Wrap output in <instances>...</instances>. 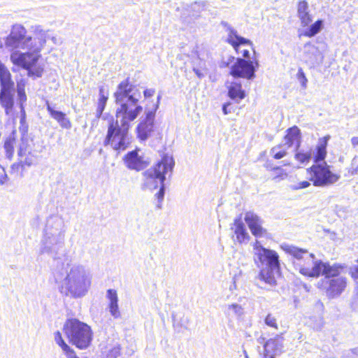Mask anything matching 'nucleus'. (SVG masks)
<instances>
[{
  "mask_svg": "<svg viewBox=\"0 0 358 358\" xmlns=\"http://www.w3.org/2000/svg\"><path fill=\"white\" fill-rule=\"evenodd\" d=\"M324 22L322 20H318L306 29L303 30L299 36H304L309 38L313 37L316 34H317L323 28Z\"/></svg>",
  "mask_w": 358,
  "mask_h": 358,
  "instance_id": "32",
  "label": "nucleus"
},
{
  "mask_svg": "<svg viewBox=\"0 0 358 358\" xmlns=\"http://www.w3.org/2000/svg\"><path fill=\"white\" fill-rule=\"evenodd\" d=\"M60 292L67 296L81 298L91 286V278L85 268L80 264H66L62 270L55 273Z\"/></svg>",
  "mask_w": 358,
  "mask_h": 358,
  "instance_id": "3",
  "label": "nucleus"
},
{
  "mask_svg": "<svg viewBox=\"0 0 358 358\" xmlns=\"http://www.w3.org/2000/svg\"><path fill=\"white\" fill-rule=\"evenodd\" d=\"M297 15L300 20L302 27H308L313 21L311 15L310 14L308 4L306 1H301L297 6Z\"/></svg>",
  "mask_w": 358,
  "mask_h": 358,
  "instance_id": "24",
  "label": "nucleus"
},
{
  "mask_svg": "<svg viewBox=\"0 0 358 358\" xmlns=\"http://www.w3.org/2000/svg\"><path fill=\"white\" fill-rule=\"evenodd\" d=\"M46 104L47 110L50 116L59 123L61 127L66 129L71 128V122L64 113L55 110L48 101H47Z\"/></svg>",
  "mask_w": 358,
  "mask_h": 358,
  "instance_id": "23",
  "label": "nucleus"
},
{
  "mask_svg": "<svg viewBox=\"0 0 358 358\" xmlns=\"http://www.w3.org/2000/svg\"><path fill=\"white\" fill-rule=\"evenodd\" d=\"M114 97L117 105L116 120L120 123L129 124L142 113L143 107L139 103L141 92L129 84L128 79L118 85Z\"/></svg>",
  "mask_w": 358,
  "mask_h": 358,
  "instance_id": "4",
  "label": "nucleus"
},
{
  "mask_svg": "<svg viewBox=\"0 0 358 358\" xmlns=\"http://www.w3.org/2000/svg\"><path fill=\"white\" fill-rule=\"evenodd\" d=\"M282 143L287 148H290L294 145L295 148L298 150L301 145L300 129L296 126L288 129Z\"/></svg>",
  "mask_w": 358,
  "mask_h": 358,
  "instance_id": "20",
  "label": "nucleus"
},
{
  "mask_svg": "<svg viewBox=\"0 0 358 358\" xmlns=\"http://www.w3.org/2000/svg\"><path fill=\"white\" fill-rule=\"evenodd\" d=\"M254 261L257 267H280L279 256L273 250L263 247L257 240L252 244Z\"/></svg>",
  "mask_w": 358,
  "mask_h": 358,
  "instance_id": "9",
  "label": "nucleus"
},
{
  "mask_svg": "<svg viewBox=\"0 0 358 358\" xmlns=\"http://www.w3.org/2000/svg\"><path fill=\"white\" fill-rule=\"evenodd\" d=\"M310 182L308 181H302L297 185H293L292 188L293 189H303L306 188L310 186Z\"/></svg>",
  "mask_w": 358,
  "mask_h": 358,
  "instance_id": "44",
  "label": "nucleus"
},
{
  "mask_svg": "<svg viewBox=\"0 0 358 358\" xmlns=\"http://www.w3.org/2000/svg\"><path fill=\"white\" fill-rule=\"evenodd\" d=\"M15 138L10 137L7 138L4 143V149L6 151V156L8 159H11L14 154V144Z\"/></svg>",
  "mask_w": 358,
  "mask_h": 358,
  "instance_id": "36",
  "label": "nucleus"
},
{
  "mask_svg": "<svg viewBox=\"0 0 358 358\" xmlns=\"http://www.w3.org/2000/svg\"><path fill=\"white\" fill-rule=\"evenodd\" d=\"M352 307L355 310L358 311V292H357L356 296L353 298Z\"/></svg>",
  "mask_w": 358,
  "mask_h": 358,
  "instance_id": "49",
  "label": "nucleus"
},
{
  "mask_svg": "<svg viewBox=\"0 0 358 358\" xmlns=\"http://www.w3.org/2000/svg\"><path fill=\"white\" fill-rule=\"evenodd\" d=\"M294 157L301 164H306L312 158L311 150L306 151L304 150H299V148L298 150L296 149Z\"/></svg>",
  "mask_w": 358,
  "mask_h": 358,
  "instance_id": "34",
  "label": "nucleus"
},
{
  "mask_svg": "<svg viewBox=\"0 0 358 358\" xmlns=\"http://www.w3.org/2000/svg\"><path fill=\"white\" fill-rule=\"evenodd\" d=\"M99 98L97 102V108L96 110V117L97 118H100L106 105L107 101L108 99V91L104 88V87L101 86L99 90Z\"/></svg>",
  "mask_w": 358,
  "mask_h": 358,
  "instance_id": "28",
  "label": "nucleus"
},
{
  "mask_svg": "<svg viewBox=\"0 0 358 358\" xmlns=\"http://www.w3.org/2000/svg\"><path fill=\"white\" fill-rule=\"evenodd\" d=\"M106 298L109 301L108 309L110 315L115 319L120 318L121 313L118 306V296L117 291L113 289H108L106 292Z\"/></svg>",
  "mask_w": 358,
  "mask_h": 358,
  "instance_id": "22",
  "label": "nucleus"
},
{
  "mask_svg": "<svg viewBox=\"0 0 358 358\" xmlns=\"http://www.w3.org/2000/svg\"><path fill=\"white\" fill-rule=\"evenodd\" d=\"M120 354V345H115L111 350H109L106 355V358H117Z\"/></svg>",
  "mask_w": 358,
  "mask_h": 358,
  "instance_id": "40",
  "label": "nucleus"
},
{
  "mask_svg": "<svg viewBox=\"0 0 358 358\" xmlns=\"http://www.w3.org/2000/svg\"><path fill=\"white\" fill-rule=\"evenodd\" d=\"M288 148L284 144L279 145L273 148L271 150V153L273 157L276 159H280L284 157L287 155V149Z\"/></svg>",
  "mask_w": 358,
  "mask_h": 358,
  "instance_id": "35",
  "label": "nucleus"
},
{
  "mask_svg": "<svg viewBox=\"0 0 358 358\" xmlns=\"http://www.w3.org/2000/svg\"><path fill=\"white\" fill-rule=\"evenodd\" d=\"M224 308V315L229 320L234 318L241 319L244 315V308L238 303L227 304Z\"/></svg>",
  "mask_w": 358,
  "mask_h": 358,
  "instance_id": "25",
  "label": "nucleus"
},
{
  "mask_svg": "<svg viewBox=\"0 0 358 358\" xmlns=\"http://www.w3.org/2000/svg\"><path fill=\"white\" fill-rule=\"evenodd\" d=\"M264 358H275L273 355H264Z\"/></svg>",
  "mask_w": 358,
  "mask_h": 358,
  "instance_id": "53",
  "label": "nucleus"
},
{
  "mask_svg": "<svg viewBox=\"0 0 358 358\" xmlns=\"http://www.w3.org/2000/svg\"><path fill=\"white\" fill-rule=\"evenodd\" d=\"M0 183H1V184H3V179H1V180H0Z\"/></svg>",
  "mask_w": 358,
  "mask_h": 358,
  "instance_id": "54",
  "label": "nucleus"
},
{
  "mask_svg": "<svg viewBox=\"0 0 358 358\" xmlns=\"http://www.w3.org/2000/svg\"><path fill=\"white\" fill-rule=\"evenodd\" d=\"M330 136H326L322 138L319 139L316 150L317 153L315 157V164L322 163L324 162L326 155H327V146L328 141L329 140Z\"/></svg>",
  "mask_w": 358,
  "mask_h": 358,
  "instance_id": "27",
  "label": "nucleus"
},
{
  "mask_svg": "<svg viewBox=\"0 0 358 358\" xmlns=\"http://www.w3.org/2000/svg\"><path fill=\"white\" fill-rule=\"evenodd\" d=\"M304 59L309 65L315 66L323 62V55L320 50L310 43L304 45Z\"/></svg>",
  "mask_w": 358,
  "mask_h": 358,
  "instance_id": "15",
  "label": "nucleus"
},
{
  "mask_svg": "<svg viewBox=\"0 0 358 358\" xmlns=\"http://www.w3.org/2000/svg\"><path fill=\"white\" fill-rule=\"evenodd\" d=\"M193 71L199 78L201 79L204 78L208 73L206 62L199 58H197L194 61Z\"/></svg>",
  "mask_w": 358,
  "mask_h": 358,
  "instance_id": "33",
  "label": "nucleus"
},
{
  "mask_svg": "<svg viewBox=\"0 0 358 358\" xmlns=\"http://www.w3.org/2000/svg\"><path fill=\"white\" fill-rule=\"evenodd\" d=\"M145 116L141 118V122L137 127L138 137L143 141L147 139L153 131L155 117L154 111L145 110Z\"/></svg>",
  "mask_w": 358,
  "mask_h": 358,
  "instance_id": "13",
  "label": "nucleus"
},
{
  "mask_svg": "<svg viewBox=\"0 0 358 358\" xmlns=\"http://www.w3.org/2000/svg\"><path fill=\"white\" fill-rule=\"evenodd\" d=\"M18 155L21 158L24 157V159H21L20 161L22 166L26 165L27 166H31V165L35 164L37 162V156L31 152L27 143L24 141H22L20 145Z\"/></svg>",
  "mask_w": 358,
  "mask_h": 358,
  "instance_id": "21",
  "label": "nucleus"
},
{
  "mask_svg": "<svg viewBox=\"0 0 358 358\" xmlns=\"http://www.w3.org/2000/svg\"><path fill=\"white\" fill-rule=\"evenodd\" d=\"M329 358H335V357H329Z\"/></svg>",
  "mask_w": 358,
  "mask_h": 358,
  "instance_id": "55",
  "label": "nucleus"
},
{
  "mask_svg": "<svg viewBox=\"0 0 358 358\" xmlns=\"http://www.w3.org/2000/svg\"><path fill=\"white\" fill-rule=\"evenodd\" d=\"M31 35H27V29L21 24L13 26L10 34L6 40V45L12 49H22L27 52H14L10 55L13 64L28 70L29 76L41 77L43 69L37 66L36 63L41 57L40 52L45 47L48 31L39 25L31 27Z\"/></svg>",
  "mask_w": 358,
  "mask_h": 358,
  "instance_id": "2",
  "label": "nucleus"
},
{
  "mask_svg": "<svg viewBox=\"0 0 358 358\" xmlns=\"http://www.w3.org/2000/svg\"><path fill=\"white\" fill-rule=\"evenodd\" d=\"M229 105V103H226V104H224L223 106H222V110H223V113L224 115H227L228 114V111H227V106Z\"/></svg>",
  "mask_w": 358,
  "mask_h": 358,
  "instance_id": "52",
  "label": "nucleus"
},
{
  "mask_svg": "<svg viewBox=\"0 0 358 358\" xmlns=\"http://www.w3.org/2000/svg\"><path fill=\"white\" fill-rule=\"evenodd\" d=\"M296 77L299 81L300 82L301 86L303 88H306L308 79L306 78V75L301 68L299 69Z\"/></svg>",
  "mask_w": 358,
  "mask_h": 358,
  "instance_id": "39",
  "label": "nucleus"
},
{
  "mask_svg": "<svg viewBox=\"0 0 358 358\" xmlns=\"http://www.w3.org/2000/svg\"><path fill=\"white\" fill-rule=\"evenodd\" d=\"M63 332L69 341L80 349L87 348L92 340L90 327L75 318L69 319L65 322Z\"/></svg>",
  "mask_w": 358,
  "mask_h": 358,
  "instance_id": "6",
  "label": "nucleus"
},
{
  "mask_svg": "<svg viewBox=\"0 0 358 358\" xmlns=\"http://www.w3.org/2000/svg\"><path fill=\"white\" fill-rule=\"evenodd\" d=\"M143 176V179L141 185L143 189L154 190L164 183V180L158 176L155 171H153L151 168L144 171Z\"/></svg>",
  "mask_w": 358,
  "mask_h": 358,
  "instance_id": "14",
  "label": "nucleus"
},
{
  "mask_svg": "<svg viewBox=\"0 0 358 358\" xmlns=\"http://www.w3.org/2000/svg\"><path fill=\"white\" fill-rule=\"evenodd\" d=\"M273 171L274 172V176H273V180H284L287 178V174L285 171L280 168V167H274L273 169Z\"/></svg>",
  "mask_w": 358,
  "mask_h": 358,
  "instance_id": "37",
  "label": "nucleus"
},
{
  "mask_svg": "<svg viewBox=\"0 0 358 358\" xmlns=\"http://www.w3.org/2000/svg\"><path fill=\"white\" fill-rule=\"evenodd\" d=\"M307 172L309 180L318 187L333 185L341 178L340 175L331 171L330 166L325 162L313 165Z\"/></svg>",
  "mask_w": 358,
  "mask_h": 358,
  "instance_id": "8",
  "label": "nucleus"
},
{
  "mask_svg": "<svg viewBox=\"0 0 358 358\" xmlns=\"http://www.w3.org/2000/svg\"><path fill=\"white\" fill-rule=\"evenodd\" d=\"M351 143L353 145V147H356L358 145V137L354 136L351 138Z\"/></svg>",
  "mask_w": 358,
  "mask_h": 358,
  "instance_id": "51",
  "label": "nucleus"
},
{
  "mask_svg": "<svg viewBox=\"0 0 358 358\" xmlns=\"http://www.w3.org/2000/svg\"><path fill=\"white\" fill-rule=\"evenodd\" d=\"M244 220L252 234L256 237H261L266 232V230L262 227V220L253 212H247Z\"/></svg>",
  "mask_w": 358,
  "mask_h": 358,
  "instance_id": "16",
  "label": "nucleus"
},
{
  "mask_svg": "<svg viewBox=\"0 0 358 358\" xmlns=\"http://www.w3.org/2000/svg\"><path fill=\"white\" fill-rule=\"evenodd\" d=\"M280 248L288 255L294 269L303 275L310 278L324 275L318 282V287L326 290L329 297L338 296L343 292L346 287V280L344 277L339 276L341 269L340 266L330 265L317 259L314 254L304 248L286 243L282 244Z\"/></svg>",
  "mask_w": 358,
  "mask_h": 358,
  "instance_id": "1",
  "label": "nucleus"
},
{
  "mask_svg": "<svg viewBox=\"0 0 358 358\" xmlns=\"http://www.w3.org/2000/svg\"><path fill=\"white\" fill-rule=\"evenodd\" d=\"M265 324L272 328H274L275 329H278L277 320L274 315L272 314H268L264 320Z\"/></svg>",
  "mask_w": 358,
  "mask_h": 358,
  "instance_id": "38",
  "label": "nucleus"
},
{
  "mask_svg": "<svg viewBox=\"0 0 358 358\" xmlns=\"http://www.w3.org/2000/svg\"><path fill=\"white\" fill-rule=\"evenodd\" d=\"M124 162L129 169L136 171H141L145 169L148 164V162L144 160L142 157L139 156L138 152L136 150L127 154L124 157Z\"/></svg>",
  "mask_w": 358,
  "mask_h": 358,
  "instance_id": "17",
  "label": "nucleus"
},
{
  "mask_svg": "<svg viewBox=\"0 0 358 358\" xmlns=\"http://www.w3.org/2000/svg\"><path fill=\"white\" fill-rule=\"evenodd\" d=\"M260 269L258 278L265 284L273 287L276 285L275 275L279 273L280 267L275 269L271 267H258Z\"/></svg>",
  "mask_w": 358,
  "mask_h": 358,
  "instance_id": "18",
  "label": "nucleus"
},
{
  "mask_svg": "<svg viewBox=\"0 0 358 358\" xmlns=\"http://www.w3.org/2000/svg\"><path fill=\"white\" fill-rule=\"evenodd\" d=\"M234 59H235L234 57L229 56L226 59H223L222 60L220 66L222 68L229 66V65L233 63Z\"/></svg>",
  "mask_w": 358,
  "mask_h": 358,
  "instance_id": "43",
  "label": "nucleus"
},
{
  "mask_svg": "<svg viewBox=\"0 0 358 358\" xmlns=\"http://www.w3.org/2000/svg\"><path fill=\"white\" fill-rule=\"evenodd\" d=\"M234 233L236 240L240 243L248 241L249 238L248 233L246 231L244 224L240 220L234 221Z\"/></svg>",
  "mask_w": 358,
  "mask_h": 358,
  "instance_id": "30",
  "label": "nucleus"
},
{
  "mask_svg": "<svg viewBox=\"0 0 358 358\" xmlns=\"http://www.w3.org/2000/svg\"><path fill=\"white\" fill-rule=\"evenodd\" d=\"M1 91L12 90L14 83L10 79V73L2 64L0 65Z\"/></svg>",
  "mask_w": 358,
  "mask_h": 358,
  "instance_id": "26",
  "label": "nucleus"
},
{
  "mask_svg": "<svg viewBox=\"0 0 358 358\" xmlns=\"http://www.w3.org/2000/svg\"><path fill=\"white\" fill-rule=\"evenodd\" d=\"M48 31V34H49V36L50 37L47 38L48 39H51L52 41V42L55 43V44H57L59 43V40H57V38L54 36H51L50 31L48 30H47Z\"/></svg>",
  "mask_w": 358,
  "mask_h": 358,
  "instance_id": "50",
  "label": "nucleus"
},
{
  "mask_svg": "<svg viewBox=\"0 0 358 358\" xmlns=\"http://www.w3.org/2000/svg\"><path fill=\"white\" fill-rule=\"evenodd\" d=\"M12 90L1 91L0 101L1 106L5 108L6 115H9L13 106V99L11 94Z\"/></svg>",
  "mask_w": 358,
  "mask_h": 358,
  "instance_id": "31",
  "label": "nucleus"
},
{
  "mask_svg": "<svg viewBox=\"0 0 358 358\" xmlns=\"http://www.w3.org/2000/svg\"><path fill=\"white\" fill-rule=\"evenodd\" d=\"M17 93L20 97V101H24L27 99L26 94L23 88H22L19 84L17 85Z\"/></svg>",
  "mask_w": 358,
  "mask_h": 358,
  "instance_id": "46",
  "label": "nucleus"
},
{
  "mask_svg": "<svg viewBox=\"0 0 358 358\" xmlns=\"http://www.w3.org/2000/svg\"><path fill=\"white\" fill-rule=\"evenodd\" d=\"M228 94L229 96L234 100L240 101L244 99L245 92L242 90V85L241 83L232 82L228 87Z\"/></svg>",
  "mask_w": 358,
  "mask_h": 358,
  "instance_id": "29",
  "label": "nucleus"
},
{
  "mask_svg": "<svg viewBox=\"0 0 358 358\" xmlns=\"http://www.w3.org/2000/svg\"><path fill=\"white\" fill-rule=\"evenodd\" d=\"M65 229L62 218L50 217L43 231L40 243L39 252L46 254L53 259H57L64 246Z\"/></svg>",
  "mask_w": 358,
  "mask_h": 358,
  "instance_id": "5",
  "label": "nucleus"
},
{
  "mask_svg": "<svg viewBox=\"0 0 358 358\" xmlns=\"http://www.w3.org/2000/svg\"><path fill=\"white\" fill-rule=\"evenodd\" d=\"M350 172L352 175L358 173V156H355L352 160Z\"/></svg>",
  "mask_w": 358,
  "mask_h": 358,
  "instance_id": "41",
  "label": "nucleus"
},
{
  "mask_svg": "<svg viewBox=\"0 0 358 358\" xmlns=\"http://www.w3.org/2000/svg\"><path fill=\"white\" fill-rule=\"evenodd\" d=\"M129 124L120 123L119 120L111 121L104 145H109L113 150L119 152L126 150L131 142V137L129 134Z\"/></svg>",
  "mask_w": 358,
  "mask_h": 358,
  "instance_id": "7",
  "label": "nucleus"
},
{
  "mask_svg": "<svg viewBox=\"0 0 358 358\" xmlns=\"http://www.w3.org/2000/svg\"><path fill=\"white\" fill-rule=\"evenodd\" d=\"M159 187H160L159 191L156 194V196L159 200L162 201V200H163L164 196V189H165L164 183Z\"/></svg>",
  "mask_w": 358,
  "mask_h": 358,
  "instance_id": "47",
  "label": "nucleus"
},
{
  "mask_svg": "<svg viewBox=\"0 0 358 358\" xmlns=\"http://www.w3.org/2000/svg\"><path fill=\"white\" fill-rule=\"evenodd\" d=\"M160 99H161V95H158L157 96V101L155 103H154L152 105V107L150 108H148L146 107L145 108V110H148V111H154V113H156L157 110L159 108V102H160Z\"/></svg>",
  "mask_w": 358,
  "mask_h": 358,
  "instance_id": "45",
  "label": "nucleus"
},
{
  "mask_svg": "<svg viewBox=\"0 0 358 358\" xmlns=\"http://www.w3.org/2000/svg\"><path fill=\"white\" fill-rule=\"evenodd\" d=\"M155 90L152 89V88L146 89L143 92L144 96L146 99L152 96L155 94Z\"/></svg>",
  "mask_w": 358,
  "mask_h": 358,
  "instance_id": "48",
  "label": "nucleus"
},
{
  "mask_svg": "<svg viewBox=\"0 0 358 358\" xmlns=\"http://www.w3.org/2000/svg\"><path fill=\"white\" fill-rule=\"evenodd\" d=\"M174 166L175 161L173 156L169 154H164L160 160L150 168L155 171L158 176L165 181L166 178H171Z\"/></svg>",
  "mask_w": 358,
  "mask_h": 358,
  "instance_id": "12",
  "label": "nucleus"
},
{
  "mask_svg": "<svg viewBox=\"0 0 358 358\" xmlns=\"http://www.w3.org/2000/svg\"><path fill=\"white\" fill-rule=\"evenodd\" d=\"M350 273L355 282L358 284V260L357 264L351 267Z\"/></svg>",
  "mask_w": 358,
  "mask_h": 358,
  "instance_id": "42",
  "label": "nucleus"
},
{
  "mask_svg": "<svg viewBox=\"0 0 358 358\" xmlns=\"http://www.w3.org/2000/svg\"><path fill=\"white\" fill-rule=\"evenodd\" d=\"M254 62L250 60L238 58L236 62L231 66L230 75L234 78H243L248 80L255 77L256 67L259 66L258 62Z\"/></svg>",
  "mask_w": 358,
  "mask_h": 358,
  "instance_id": "10",
  "label": "nucleus"
},
{
  "mask_svg": "<svg viewBox=\"0 0 358 358\" xmlns=\"http://www.w3.org/2000/svg\"><path fill=\"white\" fill-rule=\"evenodd\" d=\"M222 24L228 32L227 42L234 47L237 53L241 54L245 58H248L250 57L249 50L248 49L243 48V47L245 45L251 47L252 45L251 41L238 36L237 31L227 22H222Z\"/></svg>",
  "mask_w": 358,
  "mask_h": 358,
  "instance_id": "11",
  "label": "nucleus"
},
{
  "mask_svg": "<svg viewBox=\"0 0 358 358\" xmlns=\"http://www.w3.org/2000/svg\"><path fill=\"white\" fill-rule=\"evenodd\" d=\"M264 355H277L282 352L283 349V338L280 336H276L273 338L268 340L264 345Z\"/></svg>",
  "mask_w": 358,
  "mask_h": 358,
  "instance_id": "19",
  "label": "nucleus"
}]
</instances>
